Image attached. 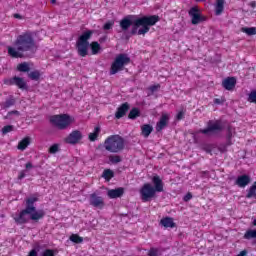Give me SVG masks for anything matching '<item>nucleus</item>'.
<instances>
[{"label":"nucleus","mask_w":256,"mask_h":256,"mask_svg":"<svg viewBox=\"0 0 256 256\" xmlns=\"http://www.w3.org/2000/svg\"><path fill=\"white\" fill-rule=\"evenodd\" d=\"M128 111H129V103L125 102L117 108L115 112V118L121 119L125 117Z\"/></svg>","instance_id":"obj_20"},{"label":"nucleus","mask_w":256,"mask_h":256,"mask_svg":"<svg viewBox=\"0 0 256 256\" xmlns=\"http://www.w3.org/2000/svg\"><path fill=\"white\" fill-rule=\"evenodd\" d=\"M152 183H145L140 189V197L143 203H147L152 200L157 193H163V180L159 176H153Z\"/></svg>","instance_id":"obj_3"},{"label":"nucleus","mask_w":256,"mask_h":256,"mask_svg":"<svg viewBox=\"0 0 256 256\" xmlns=\"http://www.w3.org/2000/svg\"><path fill=\"white\" fill-rule=\"evenodd\" d=\"M28 256H39V255L37 254V250L32 249V250L29 252Z\"/></svg>","instance_id":"obj_48"},{"label":"nucleus","mask_w":256,"mask_h":256,"mask_svg":"<svg viewBox=\"0 0 256 256\" xmlns=\"http://www.w3.org/2000/svg\"><path fill=\"white\" fill-rule=\"evenodd\" d=\"M253 225H254V227H256V218L253 220Z\"/></svg>","instance_id":"obj_55"},{"label":"nucleus","mask_w":256,"mask_h":256,"mask_svg":"<svg viewBox=\"0 0 256 256\" xmlns=\"http://www.w3.org/2000/svg\"><path fill=\"white\" fill-rule=\"evenodd\" d=\"M247 255V250H242L239 254L236 256H246Z\"/></svg>","instance_id":"obj_51"},{"label":"nucleus","mask_w":256,"mask_h":256,"mask_svg":"<svg viewBox=\"0 0 256 256\" xmlns=\"http://www.w3.org/2000/svg\"><path fill=\"white\" fill-rule=\"evenodd\" d=\"M29 145H31V138L25 137L18 143L17 149H19V151H25Z\"/></svg>","instance_id":"obj_23"},{"label":"nucleus","mask_w":256,"mask_h":256,"mask_svg":"<svg viewBox=\"0 0 256 256\" xmlns=\"http://www.w3.org/2000/svg\"><path fill=\"white\" fill-rule=\"evenodd\" d=\"M25 176H26L25 170H21V171L19 172V174H18V179H19V181H21V179H25Z\"/></svg>","instance_id":"obj_46"},{"label":"nucleus","mask_w":256,"mask_h":256,"mask_svg":"<svg viewBox=\"0 0 256 256\" xmlns=\"http://www.w3.org/2000/svg\"><path fill=\"white\" fill-rule=\"evenodd\" d=\"M25 201H26L25 209H27L28 211H31L32 213H39V210H37V208L35 207V203L39 201V196H37V194L30 196Z\"/></svg>","instance_id":"obj_14"},{"label":"nucleus","mask_w":256,"mask_h":256,"mask_svg":"<svg viewBox=\"0 0 256 256\" xmlns=\"http://www.w3.org/2000/svg\"><path fill=\"white\" fill-rule=\"evenodd\" d=\"M137 117H141V111L139 110V108H132L128 114V119H132L135 120L137 119Z\"/></svg>","instance_id":"obj_28"},{"label":"nucleus","mask_w":256,"mask_h":256,"mask_svg":"<svg viewBox=\"0 0 256 256\" xmlns=\"http://www.w3.org/2000/svg\"><path fill=\"white\" fill-rule=\"evenodd\" d=\"M131 63V58L127 54H118L111 64L109 75H117L119 71H123L125 66Z\"/></svg>","instance_id":"obj_8"},{"label":"nucleus","mask_w":256,"mask_h":256,"mask_svg":"<svg viewBox=\"0 0 256 256\" xmlns=\"http://www.w3.org/2000/svg\"><path fill=\"white\" fill-rule=\"evenodd\" d=\"M223 103H225L224 99H221V98H215L214 99V104L215 105H223Z\"/></svg>","instance_id":"obj_45"},{"label":"nucleus","mask_w":256,"mask_h":256,"mask_svg":"<svg viewBox=\"0 0 256 256\" xmlns=\"http://www.w3.org/2000/svg\"><path fill=\"white\" fill-rule=\"evenodd\" d=\"M244 239H256V229L255 230H247L244 234Z\"/></svg>","instance_id":"obj_34"},{"label":"nucleus","mask_w":256,"mask_h":256,"mask_svg":"<svg viewBox=\"0 0 256 256\" xmlns=\"http://www.w3.org/2000/svg\"><path fill=\"white\" fill-rule=\"evenodd\" d=\"M225 127L223 126V122L221 120H210L207 123V128L200 129L196 133H202V135H210V133H221Z\"/></svg>","instance_id":"obj_9"},{"label":"nucleus","mask_w":256,"mask_h":256,"mask_svg":"<svg viewBox=\"0 0 256 256\" xmlns=\"http://www.w3.org/2000/svg\"><path fill=\"white\" fill-rule=\"evenodd\" d=\"M160 224L162 225V227H165L166 229H173L175 227V222L171 217L162 218Z\"/></svg>","instance_id":"obj_22"},{"label":"nucleus","mask_w":256,"mask_h":256,"mask_svg":"<svg viewBox=\"0 0 256 256\" xmlns=\"http://www.w3.org/2000/svg\"><path fill=\"white\" fill-rule=\"evenodd\" d=\"M25 167H26V169H33V163L27 162V163L25 164Z\"/></svg>","instance_id":"obj_49"},{"label":"nucleus","mask_w":256,"mask_h":256,"mask_svg":"<svg viewBox=\"0 0 256 256\" xmlns=\"http://www.w3.org/2000/svg\"><path fill=\"white\" fill-rule=\"evenodd\" d=\"M233 128L231 126H228L227 128V134H226V145L229 147L233 145Z\"/></svg>","instance_id":"obj_25"},{"label":"nucleus","mask_w":256,"mask_h":256,"mask_svg":"<svg viewBox=\"0 0 256 256\" xmlns=\"http://www.w3.org/2000/svg\"><path fill=\"white\" fill-rule=\"evenodd\" d=\"M191 199H193V195L191 193H187L185 196H184V201H191Z\"/></svg>","instance_id":"obj_47"},{"label":"nucleus","mask_w":256,"mask_h":256,"mask_svg":"<svg viewBox=\"0 0 256 256\" xmlns=\"http://www.w3.org/2000/svg\"><path fill=\"white\" fill-rule=\"evenodd\" d=\"M83 139V133L79 130H73L66 138L65 143H68V145H77L79 141Z\"/></svg>","instance_id":"obj_13"},{"label":"nucleus","mask_w":256,"mask_h":256,"mask_svg":"<svg viewBox=\"0 0 256 256\" xmlns=\"http://www.w3.org/2000/svg\"><path fill=\"white\" fill-rule=\"evenodd\" d=\"M89 204L92 207H96V209H103L105 207V199L94 192L89 196Z\"/></svg>","instance_id":"obj_11"},{"label":"nucleus","mask_w":256,"mask_h":256,"mask_svg":"<svg viewBox=\"0 0 256 256\" xmlns=\"http://www.w3.org/2000/svg\"><path fill=\"white\" fill-rule=\"evenodd\" d=\"M69 239L72 243H83V237L79 236V234H72Z\"/></svg>","instance_id":"obj_36"},{"label":"nucleus","mask_w":256,"mask_h":256,"mask_svg":"<svg viewBox=\"0 0 256 256\" xmlns=\"http://www.w3.org/2000/svg\"><path fill=\"white\" fill-rule=\"evenodd\" d=\"M204 151H206V153H211V149L209 148H204Z\"/></svg>","instance_id":"obj_54"},{"label":"nucleus","mask_w":256,"mask_h":256,"mask_svg":"<svg viewBox=\"0 0 256 256\" xmlns=\"http://www.w3.org/2000/svg\"><path fill=\"white\" fill-rule=\"evenodd\" d=\"M93 36V30H87L79 36L76 42V48L80 57L89 55V39Z\"/></svg>","instance_id":"obj_6"},{"label":"nucleus","mask_w":256,"mask_h":256,"mask_svg":"<svg viewBox=\"0 0 256 256\" xmlns=\"http://www.w3.org/2000/svg\"><path fill=\"white\" fill-rule=\"evenodd\" d=\"M176 119L178 121H181L182 119H185V112L183 110H181L180 112L177 113L176 115Z\"/></svg>","instance_id":"obj_42"},{"label":"nucleus","mask_w":256,"mask_h":256,"mask_svg":"<svg viewBox=\"0 0 256 256\" xmlns=\"http://www.w3.org/2000/svg\"><path fill=\"white\" fill-rule=\"evenodd\" d=\"M251 183V176L244 174L237 177L235 181V185L241 188L247 187L248 184Z\"/></svg>","instance_id":"obj_17"},{"label":"nucleus","mask_w":256,"mask_h":256,"mask_svg":"<svg viewBox=\"0 0 256 256\" xmlns=\"http://www.w3.org/2000/svg\"><path fill=\"white\" fill-rule=\"evenodd\" d=\"M48 153L50 155H55V153H59V144H53L52 146L49 147Z\"/></svg>","instance_id":"obj_37"},{"label":"nucleus","mask_w":256,"mask_h":256,"mask_svg":"<svg viewBox=\"0 0 256 256\" xmlns=\"http://www.w3.org/2000/svg\"><path fill=\"white\" fill-rule=\"evenodd\" d=\"M161 18L157 15L142 16L133 19L131 35H147L151 27L157 25Z\"/></svg>","instance_id":"obj_2"},{"label":"nucleus","mask_w":256,"mask_h":256,"mask_svg":"<svg viewBox=\"0 0 256 256\" xmlns=\"http://www.w3.org/2000/svg\"><path fill=\"white\" fill-rule=\"evenodd\" d=\"M250 7H252L253 9H255V7H256V2H255V1L251 2V3H250Z\"/></svg>","instance_id":"obj_52"},{"label":"nucleus","mask_w":256,"mask_h":256,"mask_svg":"<svg viewBox=\"0 0 256 256\" xmlns=\"http://www.w3.org/2000/svg\"><path fill=\"white\" fill-rule=\"evenodd\" d=\"M8 55L12 59H23V53H35L37 44L31 32H24L17 36L14 47L8 46Z\"/></svg>","instance_id":"obj_1"},{"label":"nucleus","mask_w":256,"mask_h":256,"mask_svg":"<svg viewBox=\"0 0 256 256\" xmlns=\"http://www.w3.org/2000/svg\"><path fill=\"white\" fill-rule=\"evenodd\" d=\"M114 23L113 22H106L103 26L104 31H109L113 27Z\"/></svg>","instance_id":"obj_43"},{"label":"nucleus","mask_w":256,"mask_h":256,"mask_svg":"<svg viewBox=\"0 0 256 256\" xmlns=\"http://www.w3.org/2000/svg\"><path fill=\"white\" fill-rule=\"evenodd\" d=\"M225 3L226 0H216L214 3V13L216 17H219V15H223V12L225 11Z\"/></svg>","instance_id":"obj_21"},{"label":"nucleus","mask_w":256,"mask_h":256,"mask_svg":"<svg viewBox=\"0 0 256 256\" xmlns=\"http://www.w3.org/2000/svg\"><path fill=\"white\" fill-rule=\"evenodd\" d=\"M188 14L191 17L192 25H199V23H204V21H207V16L201 14V10L197 6L190 8Z\"/></svg>","instance_id":"obj_10"},{"label":"nucleus","mask_w":256,"mask_h":256,"mask_svg":"<svg viewBox=\"0 0 256 256\" xmlns=\"http://www.w3.org/2000/svg\"><path fill=\"white\" fill-rule=\"evenodd\" d=\"M169 125V114L164 113L161 115L159 121L156 123V131L157 133H161L165 127Z\"/></svg>","instance_id":"obj_15"},{"label":"nucleus","mask_w":256,"mask_h":256,"mask_svg":"<svg viewBox=\"0 0 256 256\" xmlns=\"http://www.w3.org/2000/svg\"><path fill=\"white\" fill-rule=\"evenodd\" d=\"M49 121L52 125H54V127H57V129L63 131L67 129L71 123H75V118L69 114H58L51 116Z\"/></svg>","instance_id":"obj_7"},{"label":"nucleus","mask_w":256,"mask_h":256,"mask_svg":"<svg viewBox=\"0 0 256 256\" xmlns=\"http://www.w3.org/2000/svg\"><path fill=\"white\" fill-rule=\"evenodd\" d=\"M124 194H125V188L123 187L110 189L107 192L109 199H119L120 197H123Z\"/></svg>","instance_id":"obj_18"},{"label":"nucleus","mask_w":256,"mask_h":256,"mask_svg":"<svg viewBox=\"0 0 256 256\" xmlns=\"http://www.w3.org/2000/svg\"><path fill=\"white\" fill-rule=\"evenodd\" d=\"M42 256H55V250L46 249L43 251Z\"/></svg>","instance_id":"obj_41"},{"label":"nucleus","mask_w":256,"mask_h":256,"mask_svg":"<svg viewBox=\"0 0 256 256\" xmlns=\"http://www.w3.org/2000/svg\"><path fill=\"white\" fill-rule=\"evenodd\" d=\"M13 105H15V99L10 98V99L5 101L4 109H9V107H13Z\"/></svg>","instance_id":"obj_40"},{"label":"nucleus","mask_w":256,"mask_h":256,"mask_svg":"<svg viewBox=\"0 0 256 256\" xmlns=\"http://www.w3.org/2000/svg\"><path fill=\"white\" fill-rule=\"evenodd\" d=\"M135 16L128 15L120 20V28L122 31H129V28L133 25V18Z\"/></svg>","instance_id":"obj_16"},{"label":"nucleus","mask_w":256,"mask_h":256,"mask_svg":"<svg viewBox=\"0 0 256 256\" xmlns=\"http://www.w3.org/2000/svg\"><path fill=\"white\" fill-rule=\"evenodd\" d=\"M115 177V172L111 169H105L102 173V178L105 179V181H111Z\"/></svg>","instance_id":"obj_27"},{"label":"nucleus","mask_w":256,"mask_h":256,"mask_svg":"<svg viewBox=\"0 0 256 256\" xmlns=\"http://www.w3.org/2000/svg\"><path fill=\"white\" fill-rule=\"evenodd\" d=\"M248 102L256 105V90H252L248 95Z\"/></svg>","instance_id":"obj_38"},{"label":"nucleus","mask_w":256,"mask_h":256,"mask_svg":"<svg viewBox=\"0 0 256 256\" xmlns=\"http://www.w3.org/2000/svg\"><path fill=\"white\" fill-rule=\"evenodd\" d=\"M16 225H27L30 221L39 223L41 219H45V210H38V212H31L27 208L22 209L18 214L12 216Z\"/></svg>","instance_id":"obj_4"},{"label":"nucleus","mask_w":256,"mask_h":256,"mask_svg":"<svg viewBox=\"0 0 256 256\" xmlns=\"http://www.w3.org/2000/svg\"><path fill=\"white\" fill-rule=\"evenodd\" d=\"M103 147L109 153H121L125 149V139L118 134L110 135L105 139Z\"/></svg>","instance_id":"obj_5"},{"label":"nucleus","mask_w":256,"mask_h":256,"mask_svg":"<svg viewBox=\"0 0 256 256\" xmlns=\"http://www.w3.org/2000/svg\"><path fill=\"white\" fill-rule=\"evenodd\" d=\"M196 1H206V0H196Z\"/></svg>","instance_id":"obj_57"},{"label":"nucleus","mask_w":256,"mask_h":256,"mask_svg":"<svg viewBox=\"0 0 256 256\" xmlns=\"http://www.w3.org/2000/svg\"><path fill=\"white\" fill-rule=\"evenodd\" d=\"M159 87H161V85H159V84L152 85L149 87V91H151V93H155V91H157V89H159Z\"/></svg>","instance_id":"obj_44"},{"label":"nucleus","mask_w":256,"mask_h":256,"mask_svg":"<svg viewBox=\"0 0 256 256\" xmlns=\"http://www.w3.org/2000/svg\"><path fill=\"white\" fill-rule=\"evenodd\" d=\"M108 159L113 165H117V163H121L122 161L121 156L119 155H110Z\"/></svg>","instance_id":"obj_35"},{"label":"nucleus","mask_w":256,"mask_h":256,"mask_svg":"<svg viewBox=\"0 0 256 256\" xmlns=\"http://www.w3.org/2000/svg\"><path fill=\"white\" fill-rule=\"evenodd\" d=\"M153 133V126L151 124H144L141 126V135L145 138L149 137Z\"/></svg>","instance_id":"obj_24"},{"label":"nucleus","mask_w":256,"mask_h":256,"mask_svg":"<svg viewBox=\"0 0 256 256\" xmlns=\"http://www.w3.org/2000/svg\"><path fill=\"white\" fill-rule=\"evenodd\" d=\"M242 33H246V35H256V28L255 27H242L241 28Z\"/></svg>","instance_id":"obj_33"},{"label":"nucleus","mask_w":256,"mask_h":256,"mask_svg":"<svg viewBox=\"0 0 256 256\" xmlns=\"http://www.w3.org/2000/svg\"><path fill=\"white\" fill-rule=\"evenodd\" d=\"M90 48L92 51V55H97L99 51H101V44H99V42L97 41L91 42Z\"/></svg>","instance_id":"obj_29"},{"label":"nucleus","mask_w":256,"mask_h":256,"mask_svg":"<svg viewBox=\"0 0 256 256\" xmlns=\"http://www.w3.org/2000/svg\"><path fill=\"white\" fill-rule=\"evenodd\" d=\"M13 125H6L2 128V135H7V133H11L13 131Z\"/></svg>","instance_id":"obj_39"},{"label":"nucleus","mask_w":256,"mask_h":256,"mask_svg":"<svg viewBox=\"0 0 256 256\" xmlns=\"http://www.w3.org/2000/svg\"><path fill=\"white\" fill-rule=\"evenodd\" d=\"M99 133H101V128L96 126L94 131L88 135L89 141L95 142V140L99 137Z\"/></svg>","instance_id":"obj_26"},{"label":"nucleus","mask_w":256,"mask_h":256,"mask_svg":"<svg viewBox=\"0 0 256 256\" xmlns=\"http://www.w3.org/2000/svg\"><path fill=\"white\" fill-rule=\"evenodd\" d=\"M148 256H161L163 255V252L160 250V248L151 247L148 251Z\"/></svg>","instance_id":"obj_32"},{"label":"nucleus","mask_w":256,"mask_h":256,"mask_svg":"<svg viewBox=\"0 0 256 256\" xmlns=\"http://www.w3.org/2000/svg\"><path fill=\"white\" fill-rule=\"evenodd\" d=\"M51 3L55 4V3H56V0H51Z\"/></svg>","instance_id":"obj_56"},{"label":"nucleus","mask_w":256,"mask_h":256,"mask_svg":"<svg viewBox=\"0 0 256 256\" xmlns=\"http://www.w3.org/2000/svg\"><path fill=\"white\" fill-rule=\"evenodd\" d=\"M235 85H237V79L235 77H228L222 81V86L226 91H233Z\"/></svg>","instance_id":"obj_19"},{"label":"nucleus","mask_w":256,"mask_h":256,"mask_svg":"<svg viewBox=\"0 0 256 256\" xmlns=\"http://www.w3.org/2000/svg\"><path fill=\"white\" fill-rule=\"evenodd\" d=\"M8 115H19V111L12 110V111L8 112Z\"/></svg>","instance_id":"obj_50"},{"label":"nucleus","mask_w":256,"mask_h":256,"mask_svg":"<svg viewBox=\"0 0 256 256\" xmlns=\"http://www.w3.org/2000/svg\"><path fill=\"white\" fill-rule=\"evenodd\" d=\"M17 69L18 71H20V73H29V71H31V68L29 67V64H27V62L18 64Z\"/></svg>","instance_id":"obj_30"},{"label":"nucleus","mask_w":256,"mask_h":256,"mask_svg":"<svg viewBox=\"0 0 256 256\" xmlns=\"http://www.w3.org/2000/svg\"><path fill=\"white\" fill-rule=\"evenodd\" d=\"M14 17H15L16 19H21V15H19V14H15Z\"/></svg>","instance_id":"obj_53"},{"label":"nucleus","mask_w":256,"mask_h":256,"mask_svg":"<svg viewBox=\"0 0 256 256\" xmlns=\"http://www.w3.org/2000/svg\"><path fill=\"white\" fill-rule=\"evenodd\" d=\"M5 85H16L18 89H27V82L19 76H14L12 78L4 80Z\"/></svg>","instance_id":"obj_12"},{"label":"nucleus","mask_w":256,"mask_h":256,"mask_svg":"<svg viewBox=\"0 0 256 256\" xmlns=\"http://www.w3.org/2000/svg\"><path fill=\"white\" fill-rule=\"evenodd\" d=\"M28 77L31 81H39V79H41V72L39 70H34L28 73Z\"/></svg>","instance_id":"obj_31"}]
</instances>
